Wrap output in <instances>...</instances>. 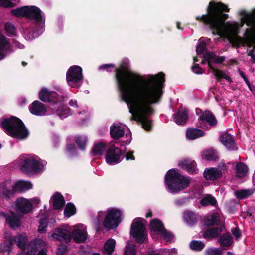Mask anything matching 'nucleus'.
<instances>
[{
  "label": "nucleus",
  "instance_id": "f257e3e1",
  "mask_svg": "<svg viewBox=\"0 0 255 255\" xmlns=\"http://www.w3.org/2000/svg\"><path fill=\"white\" fill-rule=\"evenodd\" d=\"M128 59H124L119 67L114 70V77L122 99L135 95L140 89L150 90L162 86L165 81V74L162 72L156 75H148L147 78L131 71Z\"/></svg>",
  "mask_w": 255,
  "mask_h": 255
},
{
  "label": "nucleus",
  "instance_id": "f03ea898",
  "mask_svg": "<svg viewBox=\"0 0 255 255\" xmlns=\"http://www.w3.org/2000/svg\"><path fill=\"white\" fill-rule=\"evenodd\" d=\"M228 6L221 2L211 1L207 7V13L195 17L196 20L208 26L213 35H224L228 40L237 47H239L242 42H239L238 37L239 33V23L236 22H226L229 15Z\"/></svg>",
  "mask_w": 255,
  "mask_h": 255
},
{
  "label": "nucleus",
  "instance_id": "7ed1b4c3",
  "mask_svg": "<svg viewBox=\"0 0 255 255\" xmlns=\"http://www.w3.org/2000/svg\"><path fill=\"white\" fill-rule=\"evenodd\" d=\"M164 86L150 90L140 89L135 95L122 99L131 108L129 112L133 115L134 120H137L142 125V128L146 131L152 129V121L149 118L155 112L152 105L158 103L163 95Z\"/></svg>",
  "mask_w": 255,
  "mask_h": 255
},
{
  "label": "nucleus",
  "instance_id": "20e7f679",
  "mask_svg": "<svg viewBox=\"0 0 255 255\" xmlns=\"http://www.w3.org/2000/svg\"><path fill=\"white\" fill-rule=\"evenodd\" d=\"M13 15L19 17H26L34 20L35 22L34 28L27 30V36L29 39H34L38 37L43 32L44 24L42 23L43 17L42 11L36 6H25L17 8L11 10Z\"/></svg>",
  "mask_w": 255,
  "mask_h": 255
},
{
  "label": "nucleus",
  "instance_id": "39448f33",
  "mask_svg": "<svg viewBox=\"0 0 255 255\" xmlns=\"http://www.w3.org/2000/svg\"><path fill=\"white\" fill-rule=\"evenodd\" d=\"M0 126L7 135L17 139H25L29 135V132L22 121L14 116L4 118Z\"/></svg>",
  "mask_w": 255,
  "mask_h": 255
},
{
  "label": "nucleus",
  "instance_id": "423d86ee",
  "mask_svg": "<svg viewBox=\"0 0 255 255\" xmlns=\"http://www.w3.org/2000/svg\"><path fill=\"white\" fill-rule=\"evenodd\" d=\"M191 180L189 176H184L172 169L167 172L165 183L170 192L177 193L189 187Z\"/></svg>",
  "mask_w": 255,
  "mask_h": 255
},
{
  "label": "nucleus",
  "instance_id": "0eeeda50",
  "mask_svg": "<svg viewBox=\"0 0 255 255\" xmlns=\"http://www.w3.org/2000/svg\"><path fill=\"white\" fill-rule=\"evenodd\" d=\"M130 235L138 244L143 243L147 239V233L142 219L135 218L130 226Z\"/></svg>",
  "mask_w": 255,
  "mask_h": 255
},
{
  "label": "nucleus",
  "instance_id": "6e6552de",
  "mask_svg": "<svg viewBox=\"0 0 255 255\" xmlns=\"http://www.w3.org/2000/svg\"><path fill=\"white\" fill-rule=\"evenodd\" d=\"M82 69L77 65L71 66L66 73V81L72 88H79L83 84Z\"/></svg>",
  "mask_w": 255,
  "mask_h": 255
},
{
  "label": "nucleus",
  "instance_id": "1a4fd4ad",
  "mask_svg": "<svg viewBox=\"0 0 255 255\" xmlns=\"http://www.w3.org/2000/svg\"><path fill=\"white\" fill-rule=\"evenodd\" d=\"M121 215V211L119 209L112 208L108 210L103 222L104 227L108 229L116 228L122 221Z\"/></svg>",
  "mask_w": 255,
  "mask_h": 255
},
{
  "label": "nucleus",
  "instance_id": "9d476101",
  "mask_svg": "<svg viewBox=\"0 0 255 255\" xmlns=\"http://www.w3.org/2000/svg\"><path fill=\"white\" fill-rule=\"evenodd\" d=\"M33 204L24 197L17 198L15 202V210L18 216L21 218L33 210Z\"/></svg>",
  "mask_w": 255,
  "mask_h": 255
},
{
  "label": "nucleus",
  "instance_id": "9b49d317",
  "mask_svg": "<svg viewBox=\"0 0 255 255\" xmlns=\"http://www.w3.org/2000/svg\"><path fill=\"white\" fill-rule=\"evenodd\" d=\"M39 98L43 102H49L53 106L55 103L60 104L64 98L55 91H49L46 88H42L39 92Z\"/></svg>",
  "mask_w": 255,
  "mask_h": 255
},
{
  "label": "nucleus",
  "instance_id": "f8f14e48",
  "mask_svg": "<svg viewBox=\"0 0 255 255\" xmlns=\"http://www.w3.org/2000/svg\"><path fill=\"white\" fill-rule=\"evenodd\" d=\"M217 120L213 113L209 110H206L199 117L196 126L198 128L207 130L209 128L206 125V123H208L210 126H215L217 124Z\"/></svg>",
  "mask_w": 255,
  "mask_h": 255
},
{
  "label": "nucleus",
  "instance_id": "ddd939ff",
  "mask_svg": "<svg viewBox=\"0 0 255 255\" xmlns=\"http://www.w3.org/2000/svg\"><path fill=\"white\" fill-rule=\"evenodd\" d=\"M45 243L40 239H34L28 245V253L29 255H47Z\"/></svg>",
  "mask_w": 255,
  "mask_h": 255
},
{
  "label": "nucleus",
  "instance_id": "4468645a",
  "mask_svg": "<svg viewBox=\"0 0 255 255\" xmlns=\"http://www.w3.org/2000/svg\"><path fill=\"white\" fill-rule=\"evenodd\" d=\"M41 163L33 158L24 159L20 166L21 170L25 174L36 173L41 170Z\"/></svg>",
  "mask_w": 255,
  "mask_h": 255
},
{
  "label": "nucleus",
  "instance_id": "2eb2a0df",
  "mask_svg": "<svg viewBox=\"0 0 255 255\" xmlns=\"http://www.w3.org/2000/svg\"><path fill=\"white\" fill-rule=\"evenodd\" d=\"M122 151L121 149L115 145L111 146L107 150L105 159L110 165H114L121 161V156Z\"/></svg>",
  "mask_w": 255,
  "mask_h": 255
},
{
  "label": "nucleus",
  "instance_id": "dca6fc26",
  "mask_svg": "<svg viewBox=\"0 0 255 255\" xmlns=\"http://www.w3.org/2000/svg\"><path fill=\"white\" fill-rule=\"evenodd\" d=\"M218 167L220 168V169L214 167L206 168L203 173V177L207 180L211 181L220 178L222 176L223 172L226 170V166L225 164H223Z\"/></svg>",
  "mask_w": 255,
  "mask_h": 255
},
{
  "label": "nucleus",
  "instance_id": "f3484780",
  "mask_svg": "<svg viewBox=\"0 0 255 255\" xmlns=\"http://www.w3.org/2000/svg\"><path fill=\"white\" fill-rule=\"evenodd\" d=\"M243 37H238L239 42H242L241 45H246L248 47L253 46L255 50V30L254 29L247 28L245 30Z\"/></svg>",
  "mask_w": 255,
  "mask_h": 255
},
{
  "label": "nucleus",
  "instance_id": "a211bd4d",
  "mask_svg": "<svg viewBox=\"0 0 255 255\" xmlns=\"http://www.w3.org/2000/svg\"><path fill=\"white\" fill-rule=\"evenodd\" d=\"M179 167L183 170L186 171L190 175L197 174L199 172L197 163L194 160L189 158H185L179 161Z\"/></svg>",
  "mask_w": 255,
  "mask_h": 255
},
{
  "label": "nucleus",
  "instance_id": "6ab92c4d",
  "mask_svg": "<svg viewBox=\"0 0 255 255\" xmlns=\"http://www.w3.org/2000/svg\"><path fill=\"white\" fill-rule=\"evenodd\" d=\"M219 140L228 150L236 151L238 150V148L234 138L233 137L232 135L227 132L222 133L220 136Z\"/></svg>",
  "mask_w": 255,
  "mask_h": 255
},
{
  "label": "nucleus",
  "instance_id": "aec40b11",
  "mask_svg": "<svg viewBox=\"0 0 255 255\" xmlns=\"http://www.w3.org/2000/svg\"><path fill=\"white\" fill-rule=\"evenodd\" d=\"M203 58L207 63H208V67L210 69H214V67L212 65V63L214 62L216 64H222L223 63L226 57L224 56H217L214 52H207L204 53Z\"/></svg>",
  "mask_w": 255,
  "mask_h": 255
},
{
  "label": "nucleus",
  "instance_id": "412c9836",
  "mask_svg": "<svg viewBox=\"0 0 255 255\" xmlns=\"http://www.w3.org/2000/svg\"><path fill=\"white\" fill-rule=\"evenodd\" d=\"M52 237L58 241L64 240L66 243L70 242L72 239L70 232L66 229L61 228L55 229L52 233Z\"/></svg>",
  "mask_w": 255,
  "mask_h": 255
},
{
  "label": "nucleus",
  "instance_id": "4be33fe9",
  "mask_svg": "<svg viewBox=\"0 0 255 255\" xmlns=\"http://www.w3.org/2000/svg\"><path fill=\"white\" fill-rule=\"evenodd\" d=\"M63 100H62L60 104L55 103L51 107L53 113H56L61 119L67 117L70 114V109L67 106L63 104Z\"/></svg>",
  "mask_w": 255,
  "mask_h": 255
},
{
  "label": "nucleus",
  "instance_id": "5701e85b",
  "mask_svg": "<svg viewBox=\"0 0 255 255\" xmlns=\"http://www.w3.org/2000/svg\"><path fill=\"white\" fill-rule=\"evenodd\" d=\"M29 109L31 114L36 116L45 115L47 111L45 105L38 100L34 101L29 105Z\"/></svg>",
  "mask_w": 255,
  "mask_h": 255
},
{
  "label": "nucleus",
  "instance_id": "b1692460",
  "mask_svg": "<svg viewBox=\"0 0 255 255\" xmlns=\"http://www.w3.org/2000/svg\"><path fill=\"white\" fill-rule=\"evenodd\" d=\"M15 190L14 189V186H12V189L8 188L4 182L0 184V198L6 200H10L14 196L15 194Z\"/></svg>",
  "mask_w": 255,
  "mask_h": 255
},
{
  "label": "nucleus",
  "instance_id": "393cba45",
  "mask_svg": "<svg viewBox=\"0 0 255 255\" xmlns=\"http://www.w3.org/2000/svg\"><path fill=\"white\" fill-rule=\"evenodd\" d=\"M173 121L179 125H184L188 119V111L186 110H178L173 115Z\"/></svg>",
  "mask_w": 255,
  "mask_h": 255
},
{
  "label": "nucleus",
  "instance_id": "a878e982",
  "mask_svg": "<svg viewBox=\"0 0 255 255\" xmlns=\"http://www.w3.org/2000/svg\"><path fill=\"white\" fill-rule=\"evenodd\" d=\"M72 238L77 243L84 242L87 238L86 231L83 229H75L72 232Z\"/></svg>",
  "mask_w": 255,
  "mask_h": 255
},
{
  "label": "nucleus",
  "instance_id": "bb28decb",
  "mask_svg": "<svg viewBox=\"0 0 255 255\" xmlns=\"http://www.w3.org/2000/svg\"><path fill=\"white\" fill-rule=\"evenodd\" d=\"M52 204L53 209L54 210H59L62 208L65 204L63 195L59 192H56L52 197Z\"/></svg>",
  "mask_w": 255,
  "mask_h": 255
},
{
  "label": "nucleus",
  "instance_id": "cd10ccee",
  "mask_svg": "<svg viewBox=\"0 0 255 255\" xmlns=\"http://www.w3.org/2000/svg\"><path fill=\"white\" fill-rule=\"evenodd\" d=\"M5 216L6 217V222L12 229H15L16 228H19L21 226V217H19L17 214L16 215L13 212L11 216L6 215H5Z\"/></svg>",
  "mask_w": 255,
  "mask_h": 255
},
{
  "label": "nucleus",
  "instance_id": "c85d7f7f",
  "mask_svg": "<svg viewBox=\"0 0 255 255\" xmlns=\"http://www.w3.org/2000/svg\"><path fill=\"white\" fill-rule=\"evenodd\" d=\"M110 133L112 138L117 140L124 135L125 131L121 126L112 125L110 127Z\"/></svg>",
  "mask_w": 255,
  "mask_h": 255
},
{
  "label": "nucleus",
  "instance_id": "c756f323",
  "mask_svg": "<svg viewBox=\"0 0 255 255\" xmlns=\"http://www.w3.org/2000/svg\"><path fill=\"white\" fill-rule=\"evenodd\" d=\"M205 132L201 129L195 128H188L186 131V137L190 140H194L200 137H203Z\"/></svg>",
  "mask_w": 255,
  "mask_h": 255
},
{
  "label": "nucleus",
  "instance_id": "7c9ffc66",
  "mask_svg": "<svg viewBox=\"0 0 255 255\" xmlns=\"http://www.w3.org/2000/svg\"><path fill=\"white\" fill-rule=\"evenodd\" d=\"M222 231L221 227H217L205 231L203 236L205 238H213L219 236Z\"/></svg>",
  "mask_w": 255,
  "mask_h": 255
},
{
  "label": "nucleus",
  "instance_id": "2f4dec72",
  "mask_svg": "<svg viewBox=\"0 0 255 255\" xmlns=\"http://www.w3.org/2000/svg\"><path fill=\"white\" fill-rule=\"evenodd\" d=\"M249 168L245 163L242 162H237L236 165L237 176L238 178L245 177L247 174Z\"/></svg>",
  "mask_w": 255,
  "mask_h": 255
},
{
  "label": "nucleus",
  "instance_id": "473e14b6",
  "mask_svg": "<svg viewBox=\"0 0 255 255\" xmlns=\"http://www.w3.org/2000/svg\"><path fill=\"white\" fill-rule=\"evenodd\" d=\"M218 241L221 246L230 247L233 243V239L230 233L228 232L221 235L219 237Z\"/></svg>",
  "mask_w": 255,
  "mask_h": 255
},
{
  "label": "nucleus",
  "instance_id": "72a5a7b5",
  "mask_svg": "<svg viewBox=\"0 0 255 255\" xmlns=\"http://www.w3.org/2000/svg\"><path fill=\"white\" fill-rule=\"evenodd\" d=\"M75 142L79 149L84 151L86 149L88 137L85 135H76L74 137Z\"/></svg>",
  "mask_w": 255,
  "mask_h": 255
},
{
  "label": "nucleus",
  "instance_id": "f704fd0d",
  "mask_svg": "<svg viewBox=\"0 0 255 255\" xmlns=\"http://www.w3.org/2000/svg\"><path fill=\"white\" fill-rule=\"evenodd\" d=\"M254 192V189H241L236 190L235 192V195L238 199H243L250 197L253 194Z\"/></svg>",
  "mask_w": 255,
  "mask_h": 255
},
{
  "label": "nucleus",
  "instance_id": "c9c22d12",
  "mask_svg": "<svg viewBox=\"0 0 255 255\" xmlns=\"http://www.w3.org/2000/svg\"><path fill=\"white\" fill-rule=\"evenodd\" d=\"M185 221L190 225L195 224L197 221V215L192 211H186L183 214Z\"/></svg>",
  "mask_w": 255,
  "mask_h": 255
},
{
  "label": "nucleus",
  "instance_id": "e433bc0d",
  "mask_svg": "<svg viewBox=\"0 0 255 255\" xmlns=\"http://www.w3.org/2000/svg\"><path fill=\"white\" fill-rule=\"evenodd\" d=\"M15 191L22 192L32 188V184L30 182L20 181L14 185Z\"/></svg>",
  "mask_w": 255,
  "mask_h": 255
},
{
  "label": "nucleus",
  "instance_id": "4c0bfd02",
  "mask_svg": "<svg viewBox=\"0 0 255 255\" xmlns=\"http://www.w3.org/2000/svg\"><path fill=\"white\" fill-rule=\"evenodd\" d=\"M151 231L159 233L165 227L162 222L158 219H152L150 224Z\"/></svg>",
  "mask_w": 255,
  "mask_h": 255
},
{
  "label": "nucleus",
  "instance_id": "58836bf2",
  "mask_svg": "<svg viewBox=\"0 0 255 255\" xmlns=\"http://www.w3.org/2000/svg\"><path fill=\"white\" fill-rule=\"evenodd\" d=\"M106 144L103 142L95 143L92 149V153L93 155H101L106 149Z\"/></svg>",
  "mask_w": 255,
  "mask_h": 255
},
{
  "label": "nucleus",
  "instance_id": "ea45409f",
  "mask_svg": "<svg viewBox=\"0 0 255 255\" xmlns=\"http://www.w3.org/2000/svg\"><path fill=\"white\" fill-rule=\"evenodd\" d=\"M16 242L15 243L22 251H25L26 249L27 238L21 234L15 236Z\"/></svg>",
  "mask_w": 255,
  "mask_h": 255
},
{
  "label": "nucleus",
  "instance_id": "a19ab883",
  "mask_svg": "<svg viewBox=\"0 0 255 255\" xmlns=\"http://www.w3.org/2000/svg\"><path fill=\"white\" fill-rule=\"evenodd\" d=\"M210 69L213 70L214 75L215 76L217 80L218 81H220L221 79L223 78L230 83L232 82V79L230 78V77L226 75L224 71L216 69L215 68H214V69Z\"/></svg>",
  "mask_w": 255,
  "mask_h": 255
},
{
  "label": "nucleus",
  "instance_id": "79ce46f5",
  "mask_svg": "<svg viewBox=\"0 0 255 255\" xmlns=\"http://www.w3.org/2000/svg\"><path fill=\"white\" fill-rule=\"evenodd\" d=\"M220 222V218L217 213H215L207 217L205 219V224L207 226L218 225Z\"/></svg>",
  "mask_w": 255,
  "mask_h": 255
},
{
  "label": "nucleus",
  "instance_id": "37998d69",
  "mask_svg": "<svg viewBox=\"0 0 255 255\" xmlns=\"http://www.w3.org/2000/svg\"><path fill=\"white\" fill-rule=\"evenodd\" d=\"M115 244L116 242L114 239H108L104 245L105 253L108 255H112L115 249Z\"/></svg>",
  "mask_w": 255,
  "mask_h": 255
},
{
  "label": "nucleus",
  "instance_id": "c03bdc74",
  "mask_svg": "<svg viewBox=\"0 0 255 255\" xmlns=\"http://www.w3.org/2000/svg\"><path fill=\"white\" fill-rule=\"evenodd\" d=\"M10 48L9 40L2 34L0 33V50L6 52Z\"/></svg>",
  "mask_w": 255,
  "mask_h": 255
},
{
  "label": "nucleus",
  "instance_id": "a18cd8bd",
  "mask_svg": "<svg viewBox=\"0 0 255 255\" xmlns=\"http://www.w3.org/2000/svg\"><path fill=\"white\" fill-rule=\"evenodd\" d=\"M200 203L203 206L208 205H212L216 206L217 204V202L216 198L211 195H208L202 199Z\"/></svg>",
  "mask_w": 255,
  "mask_h": 255
},
{
  "label": "nucleus",
  "instance_id": "49530a36",
  "mask_svg": "<svg viewBox=\"0 0 255 255\" xmlns=\"http://www.w3.org/2000/svg\"><path fill=\"white\" fill-rule=\"evenodd\" d=\"M76 212V208L74 204L71 202H68L65 206L64 214L67 217H70L74 215Z\"/></svg>",
  "mask_w": 255,
  "mask_h": 255
},
{
  "label": "nucleus",
  "instance_id": "de8ad7c7",
  "mask_svg": "<svg viewBox=\"0 0 255 255\" xmlns=\"http://www.w3.org/2000/svg\"><path fill=\"white\" fill-rule=\"evenodd\" d=\"M189 246L191 250L196 251H202L205 246L203 242L198 240H192L190 243Z\"/></svg>",
  "mask_w": 255,
  "mask_h": 255
},
{
  "label": "nucleus",
  "instance_id": "09e8293b",
  "mask_svg": "<svg viewBox=\"0 0 255 255\" xmlns=\"http://www.w3.org/2000/svg\"><path fill=\"white\" fill-rule=\"evenodd\" d=\"M4 29L8 36L10 37L16 35V28L14 24L11 22H7L5 23L4 26Z\"/></svg>",
  "mask_w": 255,
  "mask_h": 255
},
{
  "label": "nucleus",
  "instance_id": "8fccbe9b",
  "mask_svg": "<svg viewBox=\"0 0 255 255\" xmlns=\"http://www.w3.org/2000/svg\"><path fill=\"white\" fill-rule=\"evenodd\" d=\"M246 24L248 26L252 27L251 29L255 30V14L253 13H249L246 15L245 17H243Z\"/></svg>",
  "mask_w": 255,
  "mask_h": 255
},
{
  "label": "nucleus",
  "instance_id": "3c124183",
  "mask_svg": "<svg viewBox=\"0 0 255 255\" xmlns=\"http://www.w3.org/2000/svg\"><path fill=\"white\" fill-rule=\"evenodd\" d=\"M204 157L208 161H216L218 158L216 150L212 149L205 151L204 153Z\"/></svg>",
  "mask_w": 255,
  "mask_h": 255
},
{
  "label": "nucleus",
  "instance_id": "603ef678",
  "mask_svg": "<svg viewBox=\"0 0 255 255\" xmlns=\"http://www.w3.org/2000/svg\"><path fill=\"white\" fill-rule=\"evenodd\" d=\"M16 240L15 236H12L11 237L5 238L4 241V248L5 250L8 252H11L13 249L12 246L15 243Z\"/></svg>",
  "mask_w": 255,
  "mask_h": 255
},
{
  "label": "nucleus",
  "instance_id": "864d4df0",
  "mask_svg": "<svg viewBox=\"0 0 255 255\" xmlns=\"http://www.w3.org/2000/svg\"><path fill=\"white\" fill-rule=\"evenodd\" d=\"M206 255H222V251L219 248H210L206 250Z\"/></svg>",
  "mask_w": 255,
  "mask_h": 255
},
{
  "label": "nucleus",
  "instance_id": "5fc2aeb1",
  "mask_svg": "<svg viewBox=\"0 0 255 255\" xmlns=\"http://www.w3.org/2000/svg\"><path fill=\"white\" fill-rule=\"evenodd\" d=\"M66 150L71 156L77 154V149L74 144H68L66 145Z\"/></svg>",
  "mask_w": 255,
  "mask_h": 255
},
{
  "label": "nucleus",
  "instance_id": "6e6d98bb",
  "mask_svg": "<svg viewBox=\"0 0 255 255\" xmlns=\"http://www.w3.org/2000/svg\"><path fill=\"white\" fill-rule=\"evenodd\" d=\"M159 234L168 241L172 240V238H173V235L170 232L166 230L165 228L162 230Z\"/></svg>",
  "mask_w": 255,
  "mask_h": 255
},
{
  "label": "nucleus",
  "instance_id": "4d7b16f0",
  "mask_svg": "<svg viewBox=\"0 0 255 255\" xmlns=\"http://www.w3.org/2000/svg\"><path fill=\"white\" fill-rule=\"evenodd\" d=\"M206 44L204 41L199 42L196 46V51L198 55L203 54L206 49Z\"/></svg>",
  "mask_w": 255,
  "mask_h": 255
},
{
  "label": "nucleus",
  "instance_id": "13d9d810",
  "mask_svg": "<svg viewBox=\"0 0 255 255\" xmlns=\"http://www.w3.org/2000/svg\"><path fill=\"white\" fill-rule=\"evenodd\" d=\"M67 251V246L65 244H61L59 245L57 251V255H62Z\"/></svg>",
  "mask_w": 255,
  "mask_h": 255
},
{
  "label": "nucleus",
  "instance_id": "bf43d9fd",
  "mask_svg": "<svg viewBox=\"0 0 255 255\" xmlns=\"http://www.w3.org/2000/svg\"><path fill=\"white\" fill-rule=\"evenodd\" d=\"M125 255H135L136 251L134 247L127 246L125 252Z\"/></svg>",
  "mask_w": 255,
  "mask_h": 255
},
{
  "label": "nucleus",
  "instance_id": "052dcab7",
  "mask_svg": "<svg viewBox=\"0 0 255 255\" xmlns=\"http://www.w3.org/2000/svg\"><path fill=\"white\" fill-rule=\"evenodd\" d=\"M38 231L41 233H44L45 231V228L47 226V223L45 219H41L39 222Z\"/></svg>",
  "mask_w": 255,
  "mask_h": 255
},
{
  "label": "nucleus",
  "instance_id": "680f3d73",
  "mask_svg": "<svg viewBox=\"0 0 255 255\" xmlns=\"http://www.w3.org/2000/svg\"><path fill=\"white\" fill-rule=\"evenodd\" d=\"M192 71L197 74H201L204 72V69L199 66L198 64H194L192 67Z\"/></svg>",
  "mask_w": 255,
  "mask_h": 255
},
{
  "label": "nucleus",
  "instance_id": "e2e57ef3",
  "mask_svg": "<svg viewBox=\"0 0 255 255\" xmlns=\"http://www.w3.org/2000/svg\"><path fill=\"white\" fill-rule=\"evenodd\" d=\"M231 232L236 239H238L241 236V232L238 227L232 228Z\"/></svg>",
  "mask_w": 255,
  "mask_h": 255
},
{
  "label": "nucleus",
  "instance_id": "0e129e2a",
  "mask_svg": "<svg viewBox=\"0 0 255 255\" xmlns=\"http://www.w3.org/2000/svg\"><path fill=\"white\" fill-rule=\"evenodd\" d=\"M114 67H115V65L113 64H103V65H101L99 67V70L105 69L107 71L109 72V71H110V70H109V68H114Z\"/></svg>",
  "mask_w": 255,
  "mask_h": 255
},
{
  "label": "nucleus",
  "instance_id": "69168bd1",
  "mask_svg": "<svg viewBox=\"0 0 255 255\" xmlns=\"http://www.w3.org/2000/svg\"><path fill=\"white\" fill-rule=\"evenodd\" d=\"M133 151H129L125 155V158L127 160H134L135 157L133 155Z\"/></svg>",
  "mask_w": 255,
  "mask_h": 255
},
{
  "label": "nucleus",
  "instance_id": "338daca9",
  "mask_svg": "<svg viewBox=\"0 0 255 255\" xmlns=\"http://www.w3.org/2000/svg\"><path fill=\"white\" fill-rule=\"evenodd\" d=\"M10 3L9 0H0V6L7 7Z\"/></svg>",
  "mask_w": 255,
  "mask_h": 255
},
{
  "label": "nucleus",
  "instance_id": "774afa93",
  "mask_svg": "<svg viewBox=\"0 0 255 255\" xmlns=\"http://www.w3.org/2000/svg\"><path fill=\"white\" fill-rule=\"evenodd\" d=\"M248 55L251 56L253 62L255 63V54L254 49H251L249 53H248Z\"/></svg>",
  "mask_w": 255,
  "mask_h": 255
}]
</instances>
